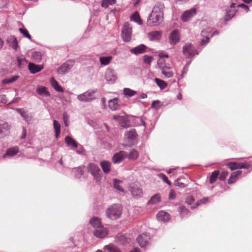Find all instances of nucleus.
Wrapping results in <instances>:
<instances>
[{
	"label": "nucleus",
	"mask_w": 252,
	"mask_h": 252,
	"mask_svg": "<svg viewBox=\"0 0 252 252\" xmlns=\"http://www.w3.org/2000/svg\"><path fill=\"white\" fill-rule=\"evenodd\" d=\"M228 175V172L226 171H224L221 172V173L220 174V176L219 177V179L221 181H224L226 179V178L227 177Z\"/></svg>",
	"instance_id": "51"
},
{
	"label": "nucleus",
	"mask_w": 252,
	"mask_h": 252,
	"mask_svg": "<svg viewBox=\"0 0 252 252\" xmlns=\"http://www.w3.org/2000/svg\"><path fill=\"white\" fill-rule=\"evenodd\" d=\"M19 152V148L18 147H14L12 148L8 149L6 154H5L3 158H5L7 156H13L14 155L17 154Z\"/></svg>",
	"instance_id": "28"
},
{
	"label": "nucleus",
	"mask_w": 252,
	"mask_h": 252,
	"mask_svg": "<svg viewBox=\"0 0 252 252\" xmlns=\"http://www.w3.org/2000/svg\"><path fill=\"white\" fill-rule=\"evenodd\" d=\"M9 45L14 50H17L18 48V41L17 38L14 36H10L7 40Z\"/></svg>",
	"instance_id": "24"
},
{
	"label": "nucleus",
	"mask_w": 252,
	"mask_h": 252,
	"mask_svg": "<svg viewBox=\"0 0 252 252\" xmlns=\"http://www.w3.org/2000/svg\"><path fill=\"white\" fill-rule=\"evenodd\" d=\"M91 224L95 229L102 225L100 220L97 217H93L90 220Z\"/></svg>",
	"instance_id": "27"
},
{
	"label": "nucleus",
	"mask_w": 252,
	"mask_h": 252,
	"mask_svg": "<svg viewBox=\"0 0 252 252\" xmlns=\"http://www.w3.org/2000/svg\"><path fill=\"white\" fill-rule=\"evenodd\" d=\"M103 171L105 174H109L111 170V163L107 160H103L100 163Z\"/></svg>",
	"instance_id": "19"
},
{
	"label": "nucleus",
	"mask_w": 252,
	"mask_h": 252,
	"mask_svg": "<svg viewBox=\"0 0 252 252\" xmlns=\"http://www.w3.org/2000/svg\"><path fill=\"white\" fill-rule=\"evenodd\" d=\"M180 208L182 214H188L189 212L184 206H182Z\"/></svg>",
	"instance_id": "60"
},
{
	"label": "nucleus",
	"mask_w": 252,
	"mask_h": 252,
	"mask_svg": "<svg viewBox=\"0 0 252 252\" xmlns=\"http://www.w3.org/2000/svg\"><path fill=\"white\" fill-rule=\"evenodd\" d=\"M147 47L141 44L134 48L130 50V52L132 54L137 55L139 54H142L146 51Z\"/></svg>",
	"instance_id": "21"
},
{
	"label": "nucleus",
	"mask_w": 252,
	"mask_h": 252,
	"mask_svg": "<svg viewBox=\"0 0 252 252\" xmlns=\"http://www.w3.org/2000/svg\"><path fill=\"white\" fill-rule=\"evenodd\" d=\"M158 220L161 221H167L169 220V215L164 211H160L157 215Z\"/></svg>",
	"instance_id": "23"
},
{
	"label": "nucleus",
	"mask_w": 252,
	"mask_h": 252,
	"mask_svg": "<svg viewBox=\"0 0 252 252\" xmlns=\"http://www.w3.org/2000/svg\"><path fill=\"white\" fill-rule=\"evenodd\" d=\"M116 241L120 244L122 245H125L126 243L129 242V240L126 238V237L122 234H119L116 237Z\"/></svg>",
	"instance_id": "33"
},
{
	"label": "nucleus",
	"mask_w": 252,
	"mask_h": 252,
	"mask_svg": "<svg viewBox=\"0 0 252 252\" xmlns=\"http://www.w3.org/2000/svg\"><path fill=\"white\" fill-rule=\"evenodd\" d=\"M111 60V56L101 57L99 59L101 64L103 65H108L110 63Z\"/></svg>",
	"instance_id": "41"
},
{
	"label": "nucleus",
	"mask_w": 252,
	"mask_h": 252,
	"mask_svg": "<svg viewBox=\"0 0 252 252\" xmlns=\"http://www.w3.org/2000/svg\"><path fill=\"white\" fill-rule=\"evenodd\" d=\"M84 166L74 168L72 171L74 173L75 176L77 178H80L84 173Z\"/></svg>",
	"instance_id": "31"
},
{
	"label": "nucleus",
	"mask_w": 252,
	"mask_h": 252,
	"mask_svg": "<svg viewBox=\"0 0 252 252\" xmlns=\"http://www.w3.org/2000/svg\"><path fill=\"white\" fill-rule=\"evenodd\" d=\"M175 196H176V193H175V191L173 189H171L169 192V199H174L175 198Z\"/></svg>",
	"instance_id": "59"
},
{
	"label": "nucleus",
	"mask_w": 252,
	"mask_h": 252,
	"mask_svg": "<svg viewBox=\"0 0 252 252\" xmlns=\"http://www.w3.org/2000/svg\"><path fill=\"white\" fill-rule=\"evenodd\" d=\"M130 191L132 195L135 197H141L143 194L142 189L137 185L130 187Z\"/></svg>",
	"instance_id": "17"
},
{
	"label": "nucleus",
	"mask_w": 252,
	"mask_h": 252,
	"mask_svg": "<svg viewBox=\"0 0 252 252\" xmlns=\"http://www.w3.org/2000/svg\"><path fill=\"white\" fill-rule=\"evenodd\" d=\"M113 119L114 120H117L119 121L120 124L121 125V126L123 127H125V125H124V124H122L121 122V120H124V117H122V116H119V115H114L113 116Z\"/></svg>",
	"instance_id": "50"
},
{
	"label": "nucleus",
	"mask_w": 252,
	"mask_h": 252,
	"mask_svg": "<svg viewBox=\"0 0 252 252\" xmlns=\"http://www.w3.org/2000/svg\"><path fill=\"white\" fill-rule=\"evenodd\" d=\"M51 82L53 87L56 91L59 92H63V88L59 85L58 82L54 78H52L51 79Z\"/></svg>",
	"instance_id": "32"
},
{
	"label": "nucleus",
	"mask_w": 252,
	"mask_h": 252,
	"mask_svg": "<svg viewBox=\"0 0 252 252\" xmlns=\"http://www.w3.org/2000/svg\"><path fill=\"white\" fill-rule=\"evenodd\" d=\"M194 201V198L192 196H189L186 198V202L189 205H191Z\"/></svg>",
	"instance_id": "54"
},
{
	"label": "nucleus",
	"mask_w": 252,
	"mask_h": 252,
	"mask_svg": "<svg viewBox=\"0 0 252 252\" xmlns=\"http://www.w3.org/2000/svg\"><path fill=\"white\" fill-rule=\"evenodd\" d=\"M153 58L151 56L145 55L144 56V61L145 63L150 64L152 61H153Z\"/></svg>",
	"instance_id": "52"
},
{
	"label": "nucleus",
	"mask_w": 252,
	"mask_h": 252,
	"mask_svg": "<svg viewBox=\"0 0 252 252\" xmlns=\"http://www.w3.org/2000/svg\"><path fill=\"white\" fill-rule=\"evenodd\" d=\"M124 94L126 96L131 97L136 94V92L128 88H125L124 90Z\"/></svg>",
	"instance_id": "45"
},
{
	"label": "nucleus",
	"mask_w": 252,
	"mask_h": 252,
	"mask_svg": "<svg viewBox=\"0 0 252 252\" xmlns=\"http://www.w3.org/2000/svg\"><path fill=\"white\" fill-rule=\"evenodd\" d=\"M208 201V199L207 198H203L202 199H201L199 201H198L196 204H195V205L194 206H192L191 208H195L196 207H197L201 203H205L206 202H207Z\"/></svg>",
	"instance_id": "53"
},
{
	"label": "nucleus",
	"mask_w": 252,
	"mask_h": 252,
	"mask_svg": "<svg viewBox=\"0 0 252 252\" xmlns=\"http://www.w3.org/2000/svg\"><path fill=\"white\" fill-rule=\"evenodd\" d=\"M127 154L125 151H120L114 154L112 160L115 163H120L127 157Z\"/></svg>",
	"instance_id": "12"
},
{
	"label": "nucleus",
	"mask_w": 252,
	"mask_h": 252,
	"mask_svg": "<svg viewBox=\"0 0 252 252\" xmlns=\"http://www.w3.org/2000/svg\"><path fill=\"white\" fill-rule=\"evenodd\" d=\"M65 141L69 146H71L75 149L78 147V145L75 140L69 136L65 137Z\"/></svg>",
	"instance_id": "29"
},
{
	"label": "nucleus",
	"mask_w": 252,
	"mask_h": 252,
	"mask_svg": "<svg viewBox=\"0 0 252 252\" xmlns=\"http://www.w3.org/2000/svg\"><path fill=\"white\" fill-rule=\"evenodd\" d=\"M241 174L242 171L240 170L232 172L228 180V184L229 185H231L235 183L238 180V177L240 176Z\"/></svg>",
	"instance_id": "18"
},
{
	"label": "nucleus",
	"mask_w": 252,
	"mask_h": 252,
	"mask_svg": "<svg viewBox=\"0 0 252 252\" xmlns=\"http://www.w3.org/2000/svg\"><path fill=\"white\" fill-rule=\"evenodd\" d=\"M158 65L159 68L162 70L165 67L167 66L164 60L162 58H159L158 61Z\"/></svg>",
	"instance_id": "47"
},
{
	"label": "nucleus",
	"mask_w": 252,
	"mask_h": 252,
	"mask_svg": "<svg viewBox=\"0 0 252 252\" xmlns=\"http://www.w3.org/2000/svg\"><path fill=\"white\" fill-rule=\"evenodd\" d=\"M164 5L161 2H158L154 6L153 10L147 21V24L150 26L158 25L161 23L163 18Z\"/></svg>",
	"instance_id": "1"
},
{
	"label": "nucleus",
	"mask_w": 252,
	"mask_h": 252,
	"mask_svg": "<svg viewBox=\"0 0 252 252\" xmlns=\"http://www.w3.org/2000/svg\"><path fill=\"white\" fill-rule=\"evenodd\" d=\"M53 123L54 128L55 131V136L56 138H58L61 132V125L56 120H54Z\"/></svg>",
	"instance_id": "38"
},
{
	"label": "nucleus",
	"mask_w": 252,
	"mask_h": 252,
	"mask_svg": "<svg viewBox=\"0 0 252 252\" xmlns=\"http://www.w3.org/2000/svg\"><path fill=\"white\" fill-rule=\"evenodd\" d=\"M132 27L130 24L128 23H125L122 29V38L125 42H128L131 39Z\"/></svg>",
	"instance_id": "3"
},
{
	"label": "nucleus",
	"mask_w": 252,
	"mask_h": 252,
	"mask_svg": "<svg viewBox=\"0 0 252 252\" xmlns=\"http://www.w3.org/2000/svg\"><path fill=\"white\" fill-rule=\"evenodd\" d=\"M196 14V9L192 8L189 10L185 11L181 15V19L183 22L189 21L191 17Z\"/></svg>",
	"instance_id": "11"
},
{
	"label": "nucleus",
	"mask_w": 252,
	"mask_h": 252,
	"mask_svg": "<svg viewBox=\"0 0 252 252\" xmlns=\"http://www.w3.org/2000/svg\"><path fill=\"white\" fill-rule=\"evenodd\" d=\"M28 67L30 72L33 74L39 72L43 68V65H37L32 63H29Z\"/></svg>",
	"instance_id": "20"
},
{
	"label": "nucleus",
	"mask_w": 252,
	"mask_h": 252,
	"mask_svg": "<svg viewBox=\"0 0 252 252\" xmlns=\"http://www.w3.org/2000/svg\"><path fill=\"white\" fill-rule=\"evenodd\" d=\"M220 174L219 171L215 170L212 172L209 179V183L211 184L214 183L218 178Z\"/></svg>",
	"instance_id": "39"
},
{
	"label": "nucleus",
	"mask_w": 252,
	"mask_h": 252,
	"mask_svg": "<svg viewBox=\"0 0 252 252\" xmlns=\"http://www.w3.org/2000/svg\"><path fill=\"white\" fill-rule=\"evenodd\" d=\"M155 81L161 90L165 89L168 86L166 82L160 79L156 78L155 79Z\"/></svg>",
	"instance_id": "35"
},
{
	"label": "nucleus",
	"mask_w": 252,
	"mask_h": 252,
	"mask_svg": "<svg viewBox=\"0 0 252 252\" xmlns=\"http://www.w3.org/2000/svg\"><path fill=\"white\" fill-rule=\"evenodd\" d=\"M150 240V236L146 233L139 235L137 238V241L141 247H144L148 245Z\"/></svg>",
	"instance_id": "8"
},
{
	"label": "nucleus",
	"mask_w": 252,
	"mask_h": 252,
	"mask_svg": "<svg viewBox=\"0 0 252 252\" xmlns=\"http://www.w3.org/2000/svg\"><path fill=\"white\" fill-rule=\"evenodd\" d=\"M136 134L135 129H132L125 133V136L128 139L132 140L136 137Z\"/></svg>",
	"instance_id": "37"
},
{
	"label": "nucleus",
	"mask_w": 252,
	"mask_h": 252,
	"mask_svg": "<svg viewBox=\"0 0 252 252\" xmlns=\"http://www.w3.org/2000/svg\"><path fill=\"white\" fill-rule=\"evenodd\" d=\"M131 19L139 25H141L142 24V21L140 18V15L137 12L132 14Z\"/></svg>",
	"instance_id": "42"
},
{
	"label": "nucleus",
	"mask_w": 252,
	"mask_h": 252,
	"mask_svg": "<svg viewBox=\"0 0 252 252\" xmlns=\"http://www.w3.org/2000/svg\"><path fill=\"white\" fill-rule=\"evenodd\" d=\"M162 74L166 78H171L174 76V72L170 66H167L161 70Z\"/></svg>",
	"instance_id": "25"
},
{
	"label": "nucleus",
	"mask_w": 252,
	"mask_h": 252,
	"mask_svg": "<svg viewBox=\"0 0 252 252\" xmlns=\"http://www.w3.org/2000/svg\"><path fill=\"white\" fill-rule=\"evenodd\" d=\"M37 93L41 95L48 96L50 95L49 92L47 91V88L44 87H38L36 90Z\"/></svg>",
	"instance_id": "34"
},
{
	"label": "nucleus",
	"mask_w": 252,
	"mask_h": 252,
	"mask_svg": "<svg viewBox=\"0 0 252 252\" xmlns=\"http://www.w3.org/2000/svg\"><path fill=\"white\" fill-rule=\"evenodd\" d=\"M183 53L189 57L193 56L197 54L196 50L191 44H187L183 48Z\"/></svg>",
	"instance_id": "10"
},
{
	"label": "nucleus",
	"mask_w": 252,
	"mask_h": 252,
	"mask_svg": "<svg viewBox=\"0 0 252 252\" xmlns=\"http://www.w3.org/2000/svg\"><path fill=\"white\" fill-rule=\"evenodd\" d=\"M19 30L20 32L24 35V36L26 37L29 39H32V36L29 34L28 31L26 29L20 28Z\"/></svg>",
	"instance_id": "48"
},
{
	"label": "nucleus",
	"mask_w": 252,
	"mask_h": 252,
	"mask_svg": "<svg viewBox=\"0 0 252 252\" xmlns=\"http://www.w3.org/2000/svg\"><path fill=\"white\" fill-rule=\"evenodd\" d=\"M159 58H162V59H163V58H168V55L167 54H165L164 53H160L159 54Z\"/></svg>",
	"instance_id": "63"
},
{
	"label": "nucleus",
	"mask_w": 252,
	"mask_h": 252,
	"mask_svg": "<svg viewBox=\"0 0 252 252\" xmlns=\"http://www.w3.org/2000/svg\"><path fill=\"white\" fill-rule=\"evenodd\" d=\"M94 235L98 238H104L108 234V230L102 226L95 229L94 232Z\"/></svg>",
	"instance_id": "15"
},
{
	"label": "nucleus",
	"mask_w": 252,
	"mask_h": 252,
	"mask_svg": "<svg viewBox=\"0 0 252 252\" xmlns=\"http://www.w3.org/2000/svg\"><path fill=\"white\" fill-rule=\"evenodd\" d=\"M17 61L18 63V66L19 67H21V66L22 65L23 63L24 62H26V61L25 58H23L22 57H18Z\"/></svg>",
	"instance_id": "55"
},
{
	"label": "nucleus",
	"mask_w": 252,
	"mask_h": 252,
	"mask_svg": "<svg viewBox=\"0 0 252 252\" xmlns=\"http://www.w3.org/2000/svg\"><path fill=\"white\" fill-rule=\"evenodd\" d=\"M109 108L112 111H116L120 108L119 100L118 98L111 99L108 102Z\"/></svg>",
	"instance_id": "16"
},
{
	"label": "nucleus",
	"mask_w": 252,
	"mask_h": 252,
	"mask_svg": "<svg viewBox=\"0 0 252 252\" xmlns=\"http://www.w3.org/2000/svg\"><path fill=\"white\" fill-rule=\"evenodd\" d=\"M122 183V182L120 180L117 179L114 180V186L115 188L120 191H124L123 188L120 185Z\"/></svg>",
	"instance_id": "46"
},
{
	"label": "nucleus",
	"mask_w": 252,
	"mask_h": 252,
	"mask_svg": "<svg viewBox=\"0 0 252 252\" xmlns=\"http://www.w3.org/2000/svg\"><path fill=\"white\" fill-rule=\"evenodd\" d=\"M139 157L138 152L135 149H131L127 157L132 160H136Z\"/></svg>",
	"instance_id": "36"
},
{
	"label": "nucleus",
	"mask_w": 252,
	"mask_h": 252,
	"mask_svg": "<svg viewBox=\"0 0 252 252\" xmlns=\"http://www.w3.org/2000/svg\"><path fill=\"white\" fill-rule=\"evenodd\" d=\"M1 128L3 130L4 133H8L9 130V126L7 123L4 122H0Z\"/></svg>",
	"instance_id": "49"
},
{
	"label": "nucleus",
	"mask_w": 252,
	"mask_h": 252,
	"mask_svg": "<svg viewBox=\"0 0 252 252\" xmlns=\"http://www.w3.org/2000/svg\"><path fill=\"white\" fill-rule=\"evenodd\" d=\"M105 77L107 81L111 83L115 82L117 79V76L115 71L109 68L106 71Z\"/></svg>",
	"instance_id": "14"
},
{
	"label": "nucleus",
	"mask_w": 252,
	"mask_h": 252,
	"mask_svg": "<svg viewBox=\"0 0 252 252\" xmlns=\"http://www.w3.org/2000/svg\"><path fill=\"white\" fill-rule=\"evenodd\" d=\"M236 4L233 3L231 4L230 8L226 10V13L224 17V20L225 21L231 20L236 14L237 10L236 9Z\"/></svg>",
	"instance_id": "9"
},
{
	"label": "nucleus",
	"mask_w": 252,
	"mask_h": 252,
	"mask_svg": "<svg viewBox=\"0 0 252 252\" xmlns=\"http://www.w3.org/2000/svg\"><path fill=\"white\" fill-rule=\"evenodd\" d=\"M159 176L163 179V180L166 182L168 185H170L171 182L169 181L167 176L165 175L161 174L159 175Z\"/></svg>",
	"instance_id": "57"
},
{
	"label": "nucleus",
	"mask_w": 252,
	"mask_h": 252,
	"mask_svg": "<svg viewBox=\"0 0 252 252\" xmlns=\"http://www.w3.org/2000/svg\"><path fill=\"white\" fill-rule=\"evenodd\" d=\"M227 166L233 171L238 169H248L250 164L247 162H230L227 164Z\"/></svg>",
	"instance_id": "7"
},
{
	"label": "nucleus",
	"mask_w": 252,
	"mask_h": 252,
	"mask_svg": "<svg viewBox=\"0 0 252 252\" xmlns=\"http://www.w3.org/2000/svg\"><path fill=\"white\" fill-rule=\"evenodd\" d=\"M175 185L180 188H184L188 185V182L184 178H179L175 182Z\"/></svg>",
	"instance_id": "26"
},
{
	"label": "nucleus",
	"mask_w": 252,
	"mask_h": 252,
	"mask_svg": "<svg viewBox=\"0 0 252 252\" xmlns=\"http://www.w3.org/2000/svg\"><path fill=\"white\" fill-rule=\"evenodd\" d=\"M26 129L24 127H23L22 133V136H21V139H24L26 136Z\"/></svg>",
	"instance_id": "61"
},
{
	"label": "nucleus",
	"mask_w": 252,
	"mask_h": 252,
	"mask_svg": "<svg viewBox=\"0 0 252 252\" xmlns=\"http://www.w3.org/2000/svg\"><path fill=\"white\" fill-rule=\"evenodd\" d=\"M148 35L150 40H158L161 37V32L159 31H153L148 33Z\"/></svg>",
	"instance_id": "22"
},
{
	"label": "nucleus",
	"mask_w": 252,
	"mask_h": 252,
	"mask_svg": "<svg viewBox=\"0 0 252 252\" xmlns=\"http://www.w3.org/2000/svg\"><path fill=\"white\" fill-rule=\"evenodd\" d=\"M209 40V37H208V36H206V37L205 38H203L201 40L200 45H204L206 44V43H207L208 42Z\"/></svg>",
	"instance_id": "58"
},
{
	"label": "nucleus",
	"mask_w": 252,
	"mask_h": 252,
	"mask_svg": "<svg viewBox=\"0 0 252 252\" xmlns=\"http://www.w3.org/2000/svg\"><path fill=\"white\" fill-rule=\"evenodd\" d=\"M18 77H19L18 76H14L9 78V79L11 81V83H12L15 81L18 78Z\"/></svg>",
	"instance_id": "62"
},
{
	"label": "nucleus",
	"mask_w": 252,
	"mask_h": 252,
	"mask_svg": "<svg viewBox=\"0 0 252 252\" xmlns=\"http://www.w3.org/2000/svg\"><path fill=\"white\" fill-rule=\"evenodd\" d=\"M2 83L4 84H6L10 83H11V82L9 78H6V79L3 80Z\"/></svg>",
	"instance_id": "64"
},
{
	"label": "nucleus",
	"mask_w": 252,
	"mask_h": 252,
	"mask_svg": "<svg viewBox=\"0 0 252 252\" xmlns=\"http://www.w3.org/2000/svg\"><path fill=\"white\" fill-rule=\"evenodd\" d=\"M95 92L94 91H89L81 94L77 96L78 100L81 101H90L94 99L95 97Z\"/></svg>",
	"instance_id": "6"
},
{
	"label": "nucleus",
	"mask_w": 252,
	"mask_h": 252,
	"mask_svg": "<svg viewBox=\"0 0 252 252\" xmlns=\"http://www.w3.org/2000/svg\"><path fill=\"white\" fill-rule=\"evenodd\" d=\"M88 170L94 178L97 181L100 180L101 176L100 174V170L99 167L94 163H90L88 165Z\"/></svg>",
	"instance_id": "4"
},
{
	"label": "nucleus",
	"mask_w": 252,
	"mask_h": 252,
	"mask_svg": "<svg viewBox=\"0 0 252 252\" xmlns=\"http://www.w3.org/2000/svg\"><path fill=\"white\" fill-rule=\"evenodd\" d=\"M104 252H121L120 250L115 246L110 244L104 247Z\"/></svg>",
	"instance_id": "30"
},
{
	"label": "nucleus",
	"mask_w": 252,
	"mask_h": 252,
	"mask_svg": "<svg viewBox=\"0 0 252 252\" xmlns=\"http://www.w3.org/2000/svg\"><path fill=\"white\" fill-rule=\"evenodd\" d=\"M74 63L75 62L74 60H71L67 61L58 68V72L61 74L66 73L74 65Z\"/></svg>",
	"instance_id": "5"
},
{
	"label": "nucleus",
	"mask_w": 252,
	"mask_h": 252,
	"mask_svg": "<svg viewBox=\"0 0 252 252\" xmlns=\"http://www.w3.org/2000/svg\"><path fill=\"white\" fill-rule=\"evenodd\" d=\"M160 196L159 194H156L153 196L148 202L149 204H156L160 201Z\"/></svg>",
	"instance_id": "40"
},
{
	"label": "nucleus",
	"mask_w": 252,
	"mask_h": 252,
	"mask_svg": "<svg viewBox=\"0 0 252 252\" xmlns=\"http://www.w3.org/2000/svg\"><path fill=\"white\" fill-rule=\"evenodd\" d=\"M180 40V34L178 30L173 31L169 36V41L171 44L174 45Z\"/></svg>",
	"instance_id": "13"
},
{
	"label": "nucleus",
	"mask_w": 252,
	"mask_h": 252,
	"mask_svg": "<svg viewBox=\"0 0 252 252\" xmlns=\"http://www.w3.org/2000/svg\"><path fill=\"white\" fill-rule=\"evenodd\" d=\"M68 116L66 113H63V119L64 121V123L65 124V126H68Z\"/></svg>",
	"instance_id": "56"
},
{
	"label": "nucleus",
	"mask_w": 252,
	"mask_h": 252,
	"mask_svg": "<svg viewBox=\"0 0 252 252\" xmlns=\"http://www.w3.org/2000/svg\"><path fill=\"white\" fill-rule=\"evenodd\" d=\"M116 2V0H102L101 6L107 8L110 5H113Z\"/></svg>",
	"instance_id": "43"
},
{
	"label": "nucleus",
	"mask_w": 252,
	"mask_h": 252,
	"mask_svg": "<svg viewBox=\"0 0 252 252\" xmlns=\"http://www.w3.org/2000/svg\"><path fill=\"white\" fill-rule=\"evenodd\" d=\"M122 211L123 208L121 205L114 204L107 209L106 214L108 218L115 220L121 217Z\"/></svg>",
	"instance_id": "2"
},
{
	"label": "nucleus",
	"mask_w": 252,
	"mask_h": 252,
	"mask_svg": "<svg viewBox=\"0 0 252 252\" xmlns=\"http://www.w3.org/2000/svg\"><path fill=\"white\" fill-rule=\"evenodd\" d=\"M32 58L34 61L38 62L41 60V54L37 52H33L32 53Z\"/></svg>",
	"instance_id": "44"
}]
</instances>
